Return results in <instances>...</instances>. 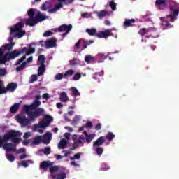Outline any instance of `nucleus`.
I'll return each mask as SVG.
<instances>
[{
  "instance_id": "f257e3e1",
  "label": "nucleus",
  "mask_w": 179,
  "mask_h": 179,
  "mask_svg": "<svg viewBox=\"0 0 179 179\" xmlns=\"http://www.w3.org/2000/svg\"><path fill=\"white\" fill-rule=\"evenodd\" d=\"M41 106V101H34L31 105H24L22 108V111L27 114L28 118L26 116L20 115H16V120L22 125V127H27L31 122H34L38 117L43 115L44 108H38Z\"/></svg>"
},
{
  "instance_id": "f03ea898",
  "label": "nucleus",
  "mask_w": 179,
  "mask_h": 179,
  "mask_svg": "<svg viewBox=\"0 0 179 179\" xmlns=\"http://www.w3.org/2000/svg\"><path fill=\"white\" fill-rule=\"evenodd\" d=\"M36 52V48L31 47V45H29L28 47H24L21 50H15L13 52H7L3 54V50L0 48V65L6 64L8 62L11 61V59H15L17 58L22 54L25 55L19 59L15 64V66L20 65L24 59H26V55H31V54H34Z\"/></svg>"
},
{
  "instance_id": "7ed1b4c3",
  "label": "nucleus",
  "mask_w": 179,
  "mask_h": 179,
  "mask_svg": "<svg viewBox=\"0 0 179 179\" xmlns=\"http://www.w3.org/2000/svg\"><path fill=\"white\" fill-rule=\"evenodd\" d=\"M155 6L161 10H164L167 6H169L170 13L166 15V17L170 19L169 22H174L176 17L178 16L179 3L174 0H156Z\"/></svg>"
},
{
  "instance_id": "20e7f679",
  "label": "nucleus",
  "mask_w": 179,
  "mask_h": 179,
  "mask_svg": "<svg viewBox=\"0 0 179 179\" xmlns=\"http://www.w3.org/2000/svg\"><path fill=\"white\" fill-rule=\"evenodd\" d=\"M24 27V22L23 21L17 22L16 24L13 25L10 29V37L8 41L12 43L13 38H22L26 34V31H23Z\"/></svg>"
},
{
  "instance_id": "39448f33",
  "label": "nucleus",
  "mask_w": 179,
  "mask_h": 179,
  "mask_svg": "<svg viewBox=\"0 0 179 179\" xmlns=\"http://www.w3.org/2000/svg\"><path fill=\"white\" fill-rule=\"evenodd\" d=\"M19 136H22V133L15 130H10L8 133L5 134L3 137L0 136V148L4 146L5 143L10 139L13 143L22 142V138H19Z\"/></svg>"
},
{
  "instance_id": "423d86ee",
  "label": "nucleus",
  "mask_w": 179,
  "mask_h": 179,
  "mask_svg": "<svg viewBox=\"0 0 179 179\" xmlns=\"http://www.w3.org/2000/svg\"><path fill=\"white\" fill-rule=\"evenodd\" d=\"M17 89V84L15 83H10L8 84V87H3V82L0 80V94H3L8 93V90L10 92H15Z\"/></svg>"
},
{
  "instance_id": "0eeeda50",
  "label": "nucleus",
  "mask_w": 179,
  "mask_h": 179,
  "mask_svg": "<svg viewBox=\"0 0 179 179\" xmlns=\"http://www.w3.org/2000/svg\"><path fill=\"white\" fill-rule=\"evenodd\" d=\"M72 27H73L71 24H69V25L62 24V25L59 26L56 30L59 33H63L62 34V40H64V38H65V37H66V36L68 35L69 31H71V30H72Z\"/></svg>"
},
{
  "instance_id": "6e6552de",
  "label": "nucleus",
  "mask_w": 179,
  "mask_h": 179,
  "mask_svg": "<svg viewBox=\"0 0 179 179\" xmlns=\"http://www.w3.org/2000/svg\"><path fill=\"white\" fill-rule=\"evenodd\" d=\"M45 118H47L48 120L46 122H40L38 124H35L34 131L38 129V128H47V127L50 126V124H51L50 121L52 120V117L50 115H45Z\"/></svg>"
},
{
  "instance_id": "1a4fd4ad",
  "label": "nucleus",
  "mask_w": 179,
  "mask_h": 179,
  "mask_svg": "<svg viewBox=\"0 0 179 179\" xmlns=\"http://www.w3.org/2000/svg\"><path fill=\"white\" fill-rule=\"evenodd\" d=\"M110 36H113V33L110 29L99 31L96 34V37H98V38H107L108 37H110Z\"/></svg>"
},
{
  "instance_id": "9d476101",
  "label": "nucleus",
  "mask_w": 179,
  "mask_h": 179,
  "mask_svg": "<svg viewBox=\"0 0 179 179\" xmlns=\"http://www.w3.org/2000/svg\"><path fill=\"white\" fill-rule=\"evenodd\" d=\"M31 62H33V56L29 57L28 59H27V62H23L21 65L17 66L15 68L16 72L23 71V69L26 68V65H27V64H30Z\"/></svg>"
},
{
  "instance_id": "9b49d317",
  "label": "nucleus",
  "mask_w": 179,
  "mask_h": 179,
  "mask_svg": "<svg viewBox=\"0 0 179 179\" xmlns=\"http://www.w3.org/2000/svg\"><path fill=\"white\" fill-rule=\"evenodd\" d=\"M52 165H54V162H52L51 161H43L40 164L39 169L46 171V170H48V169H50Z\"/></svg>"
},
{
  "instance_id": "f8f14e48",
  "label": "nucleus",
  "mask_w": 179,
  "mask_h": 179,
  "mask_svg": "<svg viewBox=\"0 0 179 179\" xmlns=\"http://www.w3.org/2000/svg\"><path fill=\"white\" fill-rule=\"evenodd\" d=\"M160 20L162 22L161 27L163 30L171 29L172 27L171 24H170L169 22L167 21V20H166L165 17H160Z\"/></svg>"
},
{
  "instance_id": "ddd939ff",
  "label": "nucleus",
  "mask_w": 179,
  "mask_h": 179,
  "mask_svg": "<svg viewBox=\"0 0 179 179\" xmlns=\"http://www.w3.org/2000/svg\"><path fill=\"white\" fill-rule=\"evenodd\" d=\"M54 47H57V38H51L50 39L46 41L45 42V48H54Z\"/></svg>"
},
{
  "instance_id": "4468645a",
  "label": "nucleus",
  "mask_w": 179,
  "mask_h": 179,
  "mask_svg": "<svg viewBox=\"0 0 179 179\" xmlns=\"http://www.w3.org/2000/svg\"><path fill=\"white\" fill-rule=\"evenodd\" d=\"M3 149L7 152H16V145L10 143H6L3 145Z\"/></svg>"
},
{
  "instance_id": "2eb2a0df",
  "label": "nucleus",
  "mask_w": 179,
  "mask_h": 179,
  "mask_svg": "<svg viewBox=\"0 0 179 179\" xmlns=\"http://www.w3.org/2000/svg\"><path fill=\"white\" fill-rule=\"evenodd\" d=\"M152 31H155V28H141L138 31V34H140V36H146V34H149V33H152Z\"/></svg>"
},
{
  "instance_id": "dca6fc26",
  "label": "nucleus",
  "mask_w": 179,
  "mask_h": 179,
  "mask_svg": "<svg viewBox=\"0 0 179 179\" xmlns=\"http://www.w3.org/2000/svg\"><path fill=\"white\" fill-rule=\"evenodd\" d=\"M106 142V137L104 136H100L96 139V141L93 143V147L94 148H99L101 146Z\"/></svg>"
},
{
  "instance_id": "f3484780",
  "label": "nucleus",
  "mask_w": 179,
  "mask_h": 179,
  "mask_svg": "<svg viewBox=\"0 0 179 179\" xmlns=\"http://www.w3.org/2000/svg\"><path fill=\"white\" fill-rule=\"evenodd\" d=\"M52 138V134L50 132L46 133L43 136V138H42L43 143H44L45 145H48V143L51 142Z\"/></svg>"
},
{
  "instance_id": "a211bd4d",
  "label": "nucleus",
  "mask_w": 179,
  "mask_h": 179,
  "mask_svg": "<svg viewBox=\"0 0 179 179\" xmlns=\"http://www.w3.org/2000/svg\"><path fill=\"white\" fill-rule=\"evenodd\" d=\"M135 19H127L124 23V27H132L135 26Z\"/></svg>"
},
{
  "instance_id": "6ab92c4d",
  "label": "nucleus",
  "mask_w": 179,
  "mask_h": 179,
  "mask_svg": "<svg viewBox=\"0 0 179 179\" xmlns=\"http://www.w3.org/2000/svg\"><path fill=\"white\" fill-rule=\"evenodd\" d=\"M48 16L43 15L41 12H38L36 17V22L38 23V22H44L45 19H48Z\"/></svg>"
},
{
  "instance_id": "aec40b11",
  "label": "nucleus",
  "mask_w": 179,
  "mask_h": 179,
  "mask_svg": "<svg viewBox=\"0 0 179 179\" xmlns=\"http://www.w3.org/2000/svg\"><path fill=\"white\" fill-rule=\"evenodd\" d=\"M13 45H15V44H13V43H10L2 46L1 50L3 52V54H5L6 50H8V52H10V51H12V50H13Z\"/></svg>"
},
{
  "instance_id": "412c9836",
  "label": "nucleus",
  "mask_w": 179,
  "mask_h": 179,
  "mask_svg": "<svg viewBox=\"0 0 179 179\" xmlns=\"http://www.w3.org/2000/svg\"><path fill=\"white\" fill-rule=\"evenodd\" d=\"M20 107V103H14V105L11 106L10 108V113H11V114H15L17 113Z\"/></svg>"
},
{
  "instance_id": "4be33fe9",
  "label": "nucleus",
  "mask_w": 179,
  "mask_h": 179,
  "mask_svg": "<svg viewBox=\"0 0 179 179\" xmlns=\"http://www.w3.org/2000/svg\"><path fill=\"white\" fill-rule=\"evenodd\" d=\"M37 20L36 18H29L27 20L26 25L32 27L34 24H37Z\"/></svg>"
},
{
  "instance_id": "5701e85b",
  "label": "nucleus",
  "mask_w": 179,
  "mask_h": 179,
  "mask_svg": "<svg viewBox=\"0 0 179 179\" xmlns=\"http://www.w3.org/2000/svg\"><path fill=\"white\" fill-rule=\"evenodd\" d=\"M66 145H68V141L66 139L63 138L60 141L59 145H58V148L59 149H65L66 148Z\"/></svg>"
},
{
  "instance_id": "b1692460",
  "label": "nucleus",
  "mask_w": 179,
  "mask_h": 179,
  "mask_svg": "<svg viewBox=\"0 0 179 179\" xmlns=\"http://www.w3.org/2000/svg\"><path fill=\"white\" fill-rule=\"evenodd\" d=\"M45 72V64H40L38 69V76H41L42 75H44Z\"/></svg>"
},
{
  "instance_id": "393cba45",
  "label": "nucleus",
  "mask_w": 179,
  "mask_h": 179,
  "mask_svg": "<svg viewBox=\"0 0 179 179\" xmlns=\"http://www.w3.org/2000/svg\"><path fill=\"white\" fill-rule=\"evenodd\" d=\"M43 142V137L41 136H38L34 138V141H32V145H40Z\"/></svg>"
},
{
  "instance_id": "a878e982",
  "label": "nucleus",
  "mask_w": 179,
  "mask_h": 179,
  "mask_svg": "<svg viewBox=\"0 0 179 179\" xmlns=\"http://www.w3.org/2000/svg\"><path fill=\"white\" fill-rule=\"evenodd\" d=\"M38 62L39 65H45V57L44 55H41L38 56Z\"/></svg>"
},
{
  "instance_id": "bb28decb",
  "label": "nucleus",
  "mask_w": 179,
  "mask_h": 179,
  "mask_svg": "<svg viewBox=\"0 0 179 179\" xmlns=\"http://www.w3.org/2000/svg\"><path fill=\"white\" fill-rule=\"evenodd\" d=\"M60 99H61V101H62L63 103H65L66 101H68V100H69V98L66 94V92H62L60 94Z\"/></svg>"
},
{
  "instance_id": "cd10ccee",
  "label": "nucleus",
  "mask_w": 179,
  "mask_h": 179,
  "mask_svg": "<svg viewBox=\"0 0 179 179\" xmlns=\"http://www.w3.org/2000/svg\"><path fill=\"white\" fill-rule=\"evenodd\" d=\"M105 139H108V141H113L114 139V138H115V134H114L113 132L111 131H108L107 135L106 136H104Z\"/></svg>"
},
{
  "instance_id": "c85d7f7f",
  "label": "nucleus",
  "mask_w": 179,
  "mask_h": 179,
  "mask_svg": "<svg viewBox=\"0 0 179 179\" xmlns=\"http://www.w3.org/2000/svg\"><path fill=\"white\" fill-rule=\"evenodd\" d=\"M96 15L99 19H103V17H106L107 16V11L106 10H101V11H97Z\"/></svg>"
},
{
  "instance_id": "c756f323",
  "label": "nucleus",
  "mask_w": 179,
  "mask_h": 179,
  "mask_svg": "<svg viewBox=\"0 0 179 179\" xmlns=\"http://www.w3.org/2000/svg\"><path fill=\"white\" fill-rule=\"evenodd\" d=\"M94 136H96V134H89L88 136H85V141L87 143H90L93 139H94Z\"/></svg>"
},
{
  "instance_id": "7c9ffc66",
  "label": "nucleus",
  "mask_w": 179,
  "mask_h": 179,
  "mask_svg": "<svg viewBox=\"0 0 179 179\" xmlns=\"http://www.w3.org/2000/svg\"><path fill=\"white\" fill-rule=\"evenodd\" d=\"M86 33H88L89 36H96V33H97V31L96 29L92 28V29H86Z\"/></svg>"
},
{
  "instance_id": "2f4dec72",
  "label": "nucleus",
  "mask_w": 179,
  "mask_h": 179,
  "mask_svg": "<svg viewBox=\"0 0 179 179\" xmlns=\"http://www.w3.org/2000/svg\"><path fill=\"white\" fill-rule=\"evenodd\" d=\"M49 170H50V173L52 174L53 173H57V171L59 170V166L52 165L49 169Z\"/></svg>"
},
{
  "instance_id": "473e14b6",
  "label": "nucleus",
  "mask_w": 179,
  "mask_h": 179,
  "mask_svg": "<svg viewBox=\"0 0 179 179\" xmlns=\"http://www.w3.org/2000/svg\"><path fill=\"white\" fill-rule=\"evenodd\" d=\"M71 91L73 96H80V92H79V90L76 87H72Z\"/></svg>"
},
{
  "instance_id": "72a5a7b5",
  "label": "nucleus",
  "mask_w": 179,
  "mask_h": 179,
  "mask_svg": "<svg viewBox=\"0 0 179 179\" xmlns=\"http://www.w3.org/2000/svg\"><path fill=\"white\" fill-rule=\"evenodd\" d=\"M97 57L104 61L107 58V54L104 52L98 53Z\"/></svg>"
},
{
  "instance_id": "f704fd0d",
  "label": "nucleus",
  "mask_w": 179,
  "mask_h": 179,
  "mask_svg": "<svg viewBox=\"0 0 179 179\" xmlns=\"http://www.w3.org/2000/svg\"><path fill=\"white\" fill-rule=\"evenodd\" d=\"M41 152H43L44 155H48L51 153V147H46L44 149H42Z\"/></svg>"
},
{
  "instance_id": "c9c22d12",
  "label": "nucleus",
  "mask_w": 179,
  "mask_h": 179,
  "mask_svg": "<svg viewBox=\"0 0 179 179\" xmlns=\"http://www.w3.org/2000/svg\"><path fill=\"white\" fill-rule=\"evenodd\" d=\"M95 152H96L98 156H101V155H103V152H104V150L103 149V148L97 147L95 149Z\"/></svg>"
},
{
  "instance_id": "e433bc0d",
  "label": "nucleus",
  "mask_w": 179,
  "mask_h": 179,
  "mask_svg": "<svg viewBox=\"0 0 179 179\" xmlns=\"http://www.w3.org/2000/svg\"><path fill=\"white\" fill-rule=\"evenodd\" d=\"M72 75H73V70L69 69L64 73V78H68L69 76H72Z\"/></svg>"
},
{
  "instance_id": "4c0bfd02",
  "label": "nucleus",
  "mask_w": 179,
  "mask_h": 179,
  "mask_svg": "<svg viewBox=\"0 0 179 179\" xmlns=\"http://www.w3.org/2000/svg\"><path fill=\"white\" fill-rule=\"evenodd\" d=\"M29 163H33V161L31 160H23L21 162V165L23 167H27L29 166Z\"/></svg>"
},
{
  "instance_id": "58836bf2",
  "label": "nucleus",
  "mask_w": 179,
  "mask_h": 179,
  "mask_svg": "<svg viewBox=\"0 0 179 179\" xmlns=\"http://www.w3.org/2000/svg\"><path fill=\"white\" fill-rule=\"evenodd\" d=\"M38 75H36V74H33L31 76V79L29 80V83H34V82H36L37 79H38Z\"/></svg>"
},
{
  "instance_id": "ea45409f",
  "label": "nucleus",
  "mask_w": 179,
  "mask_h": 179,
  "mask_svg": "<svg viewBox=\"0 0 179 179\" xmlns=\"http://www.w3.org/2000/svg\"><path fill=\"white\" fill-rule=\"evenodd\" d=\"M7 159L9 160V162H15V156H13L12 154H6Z\"/></svg>"
},
{
  "instance_id": "a19ab883",
  "label": "nucleus",
  "mask_w": 179,
  "mask_h": 179,
  "mask_svg": "<svg viewBox=\"0 0 179 179\" xmlns=\"http://www.w3.org/2000/svg\"><path fill=\"white\" fill-rule=\"evenodd\" d=\"M82 78V74L80 73H76L73 76V80H79Z\"/></svg>"
},
{
  "instance_id": "79ce46f5",
  "label": "nucleus",
  "mask_w": 179,
  "mask_h": 179,
  "mask_svg": "<svg viewBox=\"0 0 179 179\" xmlns=\"http://www.w3.org/2000/svg\"><path fill=\"white\" fill-rule=\"evenodd\" d=\"M35 15H36V12H34V10L33 8H31L28 11V16H29V17L33 18V17H34Z\"/></svg>"
},
{
  "instance_id": "37998d69",
  "label": "nucleus",
  "mask_w": 179,
  "mask_h": 179,
  "mask_svg": "<svg viewBox=\"0 0 179 179\" xmlns=\"http://www.w3.org/2000/svg\"><path fill=\"white\" fill-rule=\"evenodd\" d=\"M110 6L111 7L112 10H116L117 9V3L114 2V0H112L110 2Z\"/></svg>"
},
{
  "instance_id": "c03bdc74",
  "label": "nucleus",
  "mask_w": 179,
  "mask_h": 179,
  "mask_svg": "<svg viewBox=\"0 0 179 179\" xmlns=\"http://www.w3.org/2000/svg\"><path fill=\"white\" fill-rule=\"evenodd\" d=\"M63 78H64V76L62 73H57L55 76V79L56 80H61Z\"/></svg>"
},
{
  "instance_id": "a18cd8bd",
  "label": "nucleus",
  "mask_w": 179,
  "mask_h": 179,
  "mask_svg": "<svg viewBox=\"0 0 179 179\" xmlns=\"http://www.w3.org/2000/svg\"><path fill=\"white\" fill-rule=\"evenodd\" d=\"M59 2H64V5H71L72 2H73V0H58Z\"/></svg>"
},
{
  "instance_id": "49530a36",
  "label": "nucleus",
  "mask_w": 179,
  "mask_h": 179,
  "mask_svg": "<svg viewBox=\"0 0 179 179\" xmlns=\"http://www.w3.org/2000/svg\"><path fill=\"white\" fill-rule=\"evenodd\" d=\"M71 160H79L80 159V153L78 152L76 154L74 155L73 157H71L70 158Z\"/></svg>"
},
{
  "instance_id": "de8ad7c7",
  "label": "nucleus",
  "mask_w": 179,
  "mask_h": 179,
  "mask_svg": "<svg viewBox=\"0 0 179 179\" xmlns=\"http://www.w3.org/2000/svg\"><path fill=\"white\" fill-rule=\"evenodd\" d=\"M101 169L103 170V171H107V170H110V166L106 164H102Z\"/></svg>"
},
{
  "instance_id": "09e8293b",
  "label": "nucleus",
  "mask_w": 179,
  "mask_h": 179,
  "mask_svg": "<svg viewBox=\"0 0 179 179\" xmlns=\"http://www.w3.org/2000/svg\"><path fill=\"white\" fill-rule=\"evenodd\" d=\"M63 6L64 4L59 1V3L55 6V8L56 10H59V9H61V8H63Z\"/></svg>"
},
{
  "instance_id": "8fccbe9b",
  "label": "nucleus",
  "mask_w": 179,
  "mask_h": 179,
  "mask_svg": "<svg viewBox=\"0 0 179 179\" xmlns=\"http://www.w3.org/2000/svg\"><path fill=\"white\" fill-rule=\"evenodd\" d=\"M8 72H6V69H1L0 68V76H5Z\"/></svg>"
},
{
  "instance_id": "3c124183",
  "label": "nucleus",
  "mask_w": 179,
  "mask_h": 179,
  "mask_svg": "<svg viewBox=\"0 0 179 179\" xmlns=\"http://www.w3.org/2000/svg\"><path fill=\"white\" fill-rule=\"evenodd\" d=\"M83 141H85V137L80 136L78 138H77L76 143L82 144L83 143Z\"/></svg>"
},
{
  "instance_id": "603ef678",
  "label": "nucleus",
  "mask_w": 179,
  "mask_h": 179,
  "mask_svg": "<svg viewBox=\"0 0 179 179\" xmlns=\"http://www.w3.org/2000/svg\"><path fill=\"white\" fill-rule=\"evenodd\" d=\"M85 128H93V123L92 122H87L85 125Z\"/></svg>"
},
{
  "instance_id": "864d4df0",
  "label": "nucleus",
  "mask_w": 179,
  "mask_h": 179,
  "mask_svg": "<svg viewBox=\"0 0 179 179\" xmlns=\"http://www.w3.org/2000/svg\"><path fill=\"white\" fill-rule=\"evenodd\" d=\"M90 58H92V55H87L85 57V61L87 64H90Z\"/></svg>"
},
{
  "instance_id": "5fc2aeb1",
  "label": "nucleus",
  "mask_w": 179,
  "mask_h": 179,
  "mask_svg": "<svg viewBox=\"0 0 179 179\" xmlns=\"http://www.w3.org/2000/svg\"><path fill=\"white\" fill-rule=\"evenodd\" d=\"M66 178V174L65 173H60L57 175V179H65Z\"/></svg>"
},
{
  "instance_id": "6e6d98bb",
  "label": "nucleus",
  "mask_w": 179,
  "mask_h": 179,
  "mask_svg": "<svg viewBox=\"0 0 179 179\" xmlns=\"http://www.w3.org/2000/svg\"><path fill=\"white\" fill-rule=\"evenodd\" d=\"M50 36H52V32H51V31H47L43 33V37H50Z\"/></svg>"
},
{
  "instance_id": "4d7b16f0",
  "label": "nucleus",
  "mask_w": 179,
  "mask_h": 179,
  "mask_svg": "<svg viewBox=\"0 0 179 179\" xmlns=\"http://www.w3.org/2000/svg\"><path fill=\"white\" fill-rule=\"evenodd\" d=\"M41 10H47V2L43 3L41 7Z\"/></svg>"
},
{
  "instance_id": "13d9d810",
  "label": "nucleus",
  "mask_w": 179,
  "mask_h": 179,
  "mask_svg": "<svg viewBox=\"0 0 179 179\" xmlns=\"http://www.w3.org/2000/svg\"><path fill=\"white\" fill-rule=\"evenodd\" d=\"M80 39L78 41V42L75 44V47L76 48H77V50H80Z\"/></svg>"
},
{
  "instance_id": "bf43d9fd",
  "label": "nucleus",
  "mask_w": 179,
  "mask_h": 179,
  "mask_svg": "<svg viewBox=\"0 0 179 179\" xmlns=\"http://www.w3.org/2000/svg\"><path fill=\"white\" fill-rule=\"evenodd\" d=\"M22 143H23L24 146H28L29 143H30V139L24 140L22 141Z\"/></svg>"
},
{
  "instance_id": "052dcab7",
  "label": "nucleus",
  "mask_w": 179,
  "mask_h": 179,
  "mask_svg": "<svg viewBox=\"0 0 179 179\" xmlns=\"http://www.w3.org/2000/svg\"><path fill=\"white\" fill-rule=\"evenodd\" d=\"M31 136V134H30V132H26L23 138L24 139H27V138H30Z\"/></svg>"
},
{
  "instance_id": "680f3d73",
  "label": "nucleus",
  "mask_w": 179,
  "mask_h": 179,
  "mask_svg": "<svg viewBox=\"0 0 179 179\" xmlns=\"http://www.w3.org/2000/svg\"><path fill=\"white\" fill-rule=\"evenodd\" d=\"M94 129L96 131H100V129H101V124L98 123L96 125H95Z\"/></svg>"
},
{
  "instance_id": "e2e57ef3",
  "label": "nucleus",
  "mask_w": 179,
  "mask_h": 179,
  "mask_svg": "<svg viewBox=\"0 0 179 179\" xmlns=\"http://www.w3.org/2000/svg\"><path fill=\"white\" fill-rule=\"evenodd\" d=\"M42 97L45 100H48V99H50V95L48 93H45L43 94Z\"/></svg>"
},
{
  "instance_id": "0e129e2a",
  "label": "nucleus",
  "mask_w": 179,
  "mask_h": 179,
  "mask_svg": "<svg viewBox=\"0 0 179 179\" xmlns=\"http://www.w3.org/2000/svg\"><path fill=\"white\" fill-rule=\"evenodd\" d=\"M56 107H57V108H59V110H61V108H62V107H64V106L62 105V103L61 102H58L56 104Z\"/></svg>"
},
{
  "instance_id": "69168bd1",
  "label": "nucleus",
  "mask_w": 179,
  "mask_h": 179,
  "mask_svg": "<svg viewBox=\"0 0 179 179\" xmlns=\"http://www.w3.org/2000/svg\"><path fill=\"white\" fill-rule=\"evenodd\" d=\"M64 152V157H66L71 155V151L63 150Z\"/></svg>"
},
{
  "instance_id": "338daca9",
  "label": "nucleus",
  "mask_w": 179,
  "mask_h": 179,
  "mask_svg": "<svg viewBox=\"0 0 179 179\" xmlns=\"http://www.w3.org/2000/svg\"><path fill=\"white\" fill-rule=\"evenodd\" d=\"M49 13H54L55 12H57V10L55 9V7L51 9H49L48 10Z\"/></svg>"
},
{
  "instance_id": "774afa93",
  "label": "nucleus",
  "mask_w": 179,
  "mask_h": 179,
  "mask_svg": "<svg viewBox=\"0 0 179 179\" xmlns=\"http://www.w3.org/2000/svg\"><path fill=\"white\" fill-rule=\"evenodd\" d=\"M39 43L41 44V47H45V42L43 41H40Z\"/></svg>"
}]
</instances>
